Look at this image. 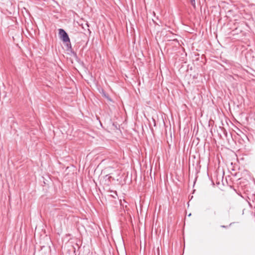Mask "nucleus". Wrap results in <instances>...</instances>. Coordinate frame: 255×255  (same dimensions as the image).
<instances>
[{
    "label": "nucleus",
    "instance_id": "obj_6",
    "mask_svg": "<svg viewBox=\"0 0 255 255\" xmlns=\"http://www.w3.org/2000/svg\"><path fill=\"white\" fill-rule=\"evenodd\" d=\"M158 255H159V254H158Z\"/></svg>",
    "mask_w": 255,
    "mask_h": 255
},
{
    "label": "nucleus",
    "instance_id": "obj_4",
    "mask_svg": "<svg viewBox=\"0 0 255 255\" xmlns=\"http://www.w3.org/2000/svg\"><path fill=\"white\" fill-rule=\"evenodd\" d=\"M103 95L106 98H107V97L108 96V95H107L105 93H103Z\"/></svg>",
    "mask_w": 255,
    "mask_h": 255
},
{
    "label": "nucleus",
    "instance_id": "obj_1",
    "mask_svg": "<svg viewBox=\"0 0 255 255\" xmlns=\"http://www.w3.org/2000/svg\"><path fill=\"white\" fill-rule=\"evenodd\" d=\"M59 35L60 38L64 42H70V38L64 29L61 28L59 29Z\"/></svg>",
    "mask_w": 255,
    "mask_h": 255
},
{
    "label": "nucleus",
    "instance_id": "obj_3",
    "mask_svg": "<svg viewBox=\"0 0 255 255\" xmlns=\"http://www.w3.org/2000/svg\"><path fill=\"white\" fill-rule=\"evenodd\" d=\"M107 98L108 100H109V101H112L111 99V98H110L108 96L107 97V98Z\"/></svg>",
    "mask_w": 255,
    "mask_h": 255
},
{
    "label": "nucleus",
    "instance_id": "obj_5",
    "mask_svg": "<svg viewBox=\"0 0 255 255\" xmlns=\"http://www.w3.org/2000/svg\"><path fill=\"white\" fill-rule=\"evenodd\" d=\"M222 227H223V228H225L226 227L225 226H222Z\"/></svg>",
    "mask_w": 255,
    "mask_h": 255
},
{
    "label": "nucleus",
    "instance_id": "obj_2",
    "mask_svg": "<svg viewBox=\"0 0 255 255\" xmlns=\"http://www.w3.org/2000/svg\"><path fill=\"white\" fill-rule=\"evenodd\" d=\"M190 2L191 5L194 7H195V0H190Z\"/></svg>",
    "mask_w": 255,
    "mask_h": 255
}]
</instances>
